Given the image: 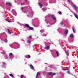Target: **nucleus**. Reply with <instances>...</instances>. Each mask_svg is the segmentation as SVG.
Here are the masks:
<instances>
[{"label":"nucleus","mask_w":78,"mask_h":78,"mask_svg":"<svg viewBox=\"0 0 78 78\" xmlns=\"http://www.w3.org/2000/svg\"><path fill=\"white\" fill-rule=\"evenodd\" d=\"M71 5H72L73 6L74 8L75 9L76 11H77V10H78V9H77V8H77V7L75 5V4H73V3H72Z\"/></svg>","instance_id":"obj_1"},{"label":"nucleus","mask_w":78,"mask_h":78,"mask_svg":"<svg viewBox=\"0 0 78 78\" xmlns=\"http://www.w3.org/2000/svg\"><path fill=\"white\" fill-rule=\"evenodd\" d=\"M56 74V73H48V75H51V76L55 75Z\"/></svg>","instance_id":"obj_2"},{"label":"nucleus","mask_w":78,"mask_h":78,"mask_svg":"<svg viewBox=\"0 0 78 78\" xmlns=\"http://www.w3.org/2000/svg\"><path fill=\"white\" fill-rule=\"evenodd\" d=\"M33 14H34V12H33V11H31V13H30V14L31 15H27V17H32L33 15Z\"/></svg>","instance_id":"obj_3"},{"label":"nucleus","mask_w":78,"mask_h":78,"mask_svg":"<svg viewBox=\"0 0 78 78\" xmlns=\"http://www.w3.org/2000/svg\"><path fill=\"white\" fill-rule=\"evenodd\" d=\"M16 47H14V48H15V49H17V48H19L20 47V45H19V44L17 43H16Z\"/></svg>","instance_id":"obj_4"},{"label":"nucleus","mask_w":78,"mask_h":78,"mask_svg":"<svg viewBox=\"0 0 78 78\" xmlns=\"http://www.w3.org/2000/svg\"><path fill=\"white\" fill-rule=\"evenodd\" d=\"M6 66V63L5 62H3L2 65V67H5Z\"/></svg>","instance_id":"obj_5"},{"label":"nucleus","mask_w":78,"mask_h":78,"mask_svg":"<svg viewBox=\"0 0 78 78\" xmlns=\"http://www.w3.org/2000/svg\"><path fill=\"white\" fill-rule=\"evenodd\" d=\"M51 17H52V19L54 20H56V17L54 15H52L51 16Z\"/></svg>","instance_id":"obj_6"},{"label":"nucleus","mask_w":78,"mask_h":78,"mask_svg":"<svg viewBox=\"0 0 78 78\" xmlns=\"http://www.w3.org/2000/svg\"><path fill=\"white\" fill-rule=\"evenodd\" d=\"M13 15H14V16H17V13H16V12L15 10H13Z\"/></svg>","instance_id":"obj_7"},{"label":"nucleus","mask_w":78,"mask_h":78,"mask_svg":"<svg viewBox=\"0 0 78 78\" xmlns=\"http://www.w3.org/2000/svg\"><path fill=\"white\" fill-rule=\"evenodd\" d=\"M67 33H68V30H65L64 32L65 34H67Z\"/></svg>","instance_id":"obj_8"},{"label":"nucleus","mask_w":78,"mask_h":78,"mask_svg":"<svg viewBox=\"0 0 78 78\" xmlns=\"http://www.w3.org/2000/svg\"><path fill=\"white\" fill-rule=\"evenodd\" d=\"M56 55L57 56H58V57H59V52H58V51H56Z\"/></svg>","instance_id":"obj_9"},{"label":"nucleus","mask_w":78,"mask_h":78,"mask_svg":"<svg viewBox=\"0 0 78 78\" xmlns=\"http://www.w3.org/2000/svg\"><path fill=\"white\" fill-rule=\"evenodd\" d=\"M45 49H46V50H49L50 49V46H48L46 47L45 48Z\"/></svg>","instance_id":"obj_10"},{"label":"nucleus","mask_w":78,"mask_h":78,"mask_svg":"<svg viewBox=\"0 0 78 78\" xmlns=\"http://www.w3.org/2000/svg\"><path fill=\"white\" fill-rule=\"evenodd\" d=\"M65 52L66 55H68L69 54V50H66L65 51Z\"/></svg>","instance_id":"obj_11"},{"label":"nucleus","mask_w":78,"mask_h":78,"mask_svg":"<svg viewBox=\"0 0 78 78\" xmlns=\"http://www.w3.org/2000/svg\"><path fill=\"white\" fill-rule=\"evenodd\" d=\"M25 57L27 58H30V55H26Z\"/></svg>","instance_id":"obj_12"},{"label":"nucleus","mask_w":78,"mask_h":78,"mask_svg":"<svg viewBox=\"0 0 78 78\" xmlns=\"http://www.w3.org/2000/svg\"><path fill=\"white\" fill-rule=\"evenodd\" d=\"M30 66L31 69H32V70L34 69V67H33V66L32 65H30Z\"/></svg>","instance_id":"obj_13"},{"label":"nucleus","mask_w":78,"mask_h":78,"mask_svg":"<svg viewBox=\"0 0 78 78\" xmlns=\"http://www.w3.org/2000/svg\"><path fill=\"white\" fill-rule=\"evenodd\" d=\"M73 32L74 33H75V31H76L75 28L74 27H73Z\"/></svg>","instance_id":"obj_14"},{"label":"nucleus","mask_w":78,"mask_h":78,"mask_svg":"<svg viewBox=\"0 0 78 78\" xmlns=\"http://www.w3.org/2000/svg\"><path fill=\"white\" fill-rule=\"evenodd\" d=\"M50 3H56V0H55L53 2H49Z\"/></svg>","instance_id":"obj_15"},{"label":"nucleus","mask_w":78,"mask_h":78,"mask_svg":"<svg viewBox=\"0 0 78 78\" xmlns=\"http://www.w3.org/2000/svg\"><path fill=\"white\" fill-rule=\"evenodd\" d=\"M6 5H8L9 6H11V3H6Z\"/></svg>","instance_id":"obj_16"},{"label":"nucleus","mask_w":78,"mask_h":78,"mask_svg":"<svg viewBox=\"0 0 78 78\" xmlns=\"http://www.w3.org/2000/svg\"><path fill=\"white\" fill-rule=\"evenodd\" d=\"M74 15L75 17H76V19H78V16L77 15H76V14H74Z\"/></svg>","instance_id":"obj_17"},{"label":"nucleus","mask_w":78,"mask_h":78,"mask_svg":"<svg viewBox=\"0 0 78 78\" xmlns=\"http://www.w3.org/2000/svg\"><path fill=\"white\" fill-rule=\"evenodd\" d=\"M8 31L9 34H11V32L10 31V30L9 29H8Z\"/></svg>","instance_id":"obj_18"},{"label":"nucleus","mask_w":78,"mask_h":78,"mask_svg":"<svg viewBox=\"0 0 78 78\" xmlns=\"http://www.w3.org/2000/svg\"><path fill=\"white\" fill-rule=\"evenodd\" d=\"M70 37H71V38H73V34H71L70 35Z\"/></svg>","instance_id":"obj_19"},{"label":"nucleus","mask_w":78,"mask_h":78,"mask_svg":"<svg viewBox=\"0 0 78 78\" xmlns=\"http://www.w3.org/2000/svg\"><path fill=\"white\" fill-rule=\"evenodd\" d=\"M25 27H27V28H29V26L28 25V24H26L25 25Z\"/></svg>","instance_id":"obj_20"},{"label":"nucleus","mask_w":78,"mask_h":78,"mask_svg":"<svg viewBox=\"0 0 78 78\" xmlns=\"http://www.w3.org/2000/svg\"><path fill=\"white\" fill-rule=\"evenodd\" d=\"M29 29H30V30H33V27H29Z\"/></svg>","instance_id":"obj_21"},{"label":"nucleus","mask_w":78,"mask_h":78,"mask_svg":"<svg viewBox=\"0 0 78 78\" xmlns=\"http://www.w3.org/2000/svg\"><path fill=\"white\" fill-rule=\"evenodd\" d=\"M39 6L41 7L42 6H43V5H42V3H39Z\"/></svg>","instance_id":"obj_22"},{"label":"nucleus","mask_w":78,"mask_h":78,"mask_svg":"<svg viewBox=\"0 0 78 78\" xmlns=\"http://www.w3.org/2000/svg\"><path fill=\"white\" fill-rule=\"evenodd\" d=\"M5 42V43H7L8 42V40L7 39H5L4 40Z\"/></svg>","instance_id":"obj_23"},{"label":"nucleus","mask_w":78,"mask_h":78,"mask_svg":"<svg viewBox=\"0 0 78 78\" xmlns=\"http://www.w3.org/2000/svg\"><path fill=\"white\" fill-rule=\"evenodd\" d=\"M42 10L44 11V12L45 11V10H46V9L45 8H44L42 9Z\"/></svg>","instance_id":"obj_24"},{"label":"nucleus","mask_w":78,"mask_h":78,"mask_svg":"<svg viewBox=\"0 0 78 78\" xmlns=\"http://www.w3.org/2000/svg\"><path fill=\"white\" fill-rule=\"evenodd\" d=\"M60 25L62 26V25H64V23H63V22H61V23H60Z\"/></svg>","instance_id":"obj_25"},{"label":"nucleus","mask_w":78,"mask_h":78,"mask_svg":"<svg viewBox=\"0 0 78 78\" xmlns=\"http://www.w3.org/2000/svg\"><path fill=\"white\" fill-rule=\"evenodd\" d=\"M40 32L41 33H44V30H40Z\"/></svg>","instance_id":"obj_26"},{"label":"nucleus","mask_w":78,"mask_h":78,"mask_svg":"<svg viewBox=\"0 0 78 78\" xmlns=\"http://www.w3.org/2000/svg\"><path fill=\"white\" fill-rule=\"evenodd\" d=\"M12 54L11 53H10L9 54V56H12Z\"/></svg>","instance_id":"obj_27"},{"label":"nucleus","mask_w":78,"mask_h":78,"mask_svg":"<svg viewBox=\"0 0 78 78\" xmlns=\"http://www.w3.org/2000/svg\"><path fill=\"white\" fill-rule=\"evenodd\" d=\"M62 70H69V69H62Z\"/></svg>","instance_id":"obj_28"},{"label":"nucleus","mask_w":78,"mask_h":78,"mask_svg":"<svg viewBox=\"0 0 78 78\" xmlns=\"http://www.w3.org/2000/svg\"><path fill=\"white\" fill-rule=\"evenodd\" d=\"M27 43H28V44H30V41H29L27 40Z\"/></svg>","instance_id":"obj_29"},{"label":"nucleus","mask_w":78,"mask_h":78,"mask_svg":"<svg viewBox=\"0 0 78 78\" xmlns=\"http://www.w3.org/2000/svg\"><path fill=\"white\" fill-rule=\"evenodd\" d=\"M9 75H10V76H12V77H13V75H12V74H10Z\"/></svg>","instance_id":"obj_30"},{"label":"nucleus","mask_w":78,"mask_h":78,"mask_svg":"<svg viewBox=\"0 0 78 78\" xmlns=\"http://www.w3.org/2000/svg\"><path fill=\"white\" fill-rule=\"evenodd\" d=\"M23 9H24V8L22 7L21 8V10H22V11H23Z\"/></svg>","instance_id":"obj_31"},{"label":"nucleus","mask_w":78,"mask_h":78,"mask_svg":"<svg viewBox=\"0 0 78 78\" xmlns=\"http://www.w3.org/2000/svg\"><path fill=\"white\" fill-rule=\"evenodd\" d=\"M37 75H40V73L38 72L37 74Z\"/></svg>","instance_id":"obj_32"},{"label":"nucleus","mask_w":78,"mask_h":78,"mask_svg":"<svg viewBox=\"0 0 78 78\" xmlns=\"http://www.w3.org/2000/svg\"><path fill=\"white\" fill-rule=\"evenodd\" d=\"M47 36V34H44L43 35V36Z\"/></svg>","instance_id":"obj_33"},{"label":"nucleus","mask_w":78,"mask_h":78,"mask_svg":"<svg viewBox=\"0 0 78 78\" xmlns=\"http://www.w3.org/2000/svg\"><path fill=\"white\" fill-rule=\"evenodd\" d=\"M58 13L59 14H62V13H61V12H58Z\"/></svg>","instance_id":"obj_34"},{"label":"nucleus","mask_w":78,"mask_h":78,"mask_svg":"<svg viewBox=\"0 0 78 78\" xmlns=\"http://www.w3.org/2000/svg\"><path fill=\"white\" fill-rule=\"evenodd\" d=\"M21 78H23V75H21L20 76Z\"/></svg>","instance_id":"obj_35"},{"label":"nucleus","mask_w":78,"mask_h":78,"mask_svg":"<svg viewBox=\"0 0 78 78\" xmlns=\"http://www.w3.org/2000/svg\"><path fill=\"white\" fill-rule=\"evenodd\" d=\"M5 52H6V51H2V53H5Z\"/></svg>","instance_id":"obj_36"},{"label":"nucleus","mask_w":78,"mask_h":78,"mask_svg":"<svg viewBox=\"0 0 78 78\" xmlns=\"http://www.w3.org/2000/svg\"><path fill=\"white\" fill-rule=\"evenodd\" d=\"M67 0L69 2V3H70V1L69 0Z\"/></svg>","instance_id":"obj_37"},{"label":"nucleus","mask_w":78,"mask_h":78,"mask_svg":"<svg viewBox=\"0 0 78 78\" xmlns=\"http://www.w3.org/2000/svg\"><path fill=\"white\" fill-rule=\"evenodd\" d=\"M5 59H8V56H6V58H5Z\"/></svg>","instance_id":"obj_38"},{"label":"nucleus","mask_w":78,"mask_h":78,"mask_svg":"<svg viewBox=\"0 0 78 78\" xmlns=\"http://www.w3.org/2000/svg\"><path fill=\"white\" fill-rule=\"evenodd\" d=\"M24 4L23 3H21V5H23Z\"/></svg>","instance_id":"obj_39"},{"label":"nucleus","mask_w":78,"mask_h":78,"mask_svg":"<svg viewBox=\"0 0 78 78\" xmlns=\"http://www.w3.org/2000/svg\"><path fill=\"white\" fill-rule=\"evenodd\" d=\"M7 22H11L9 21V20H8Z\"/></svg>","instance_id":"obj_40"},{"label":"nucleus","mask_w":78,"mask_h":78,"mask_svg":"<svg viewBox=\"0 0 78 78\" xmlns=\"http://www.w3.org/2000/svg\"><path fill=\"white\" fill-rule=\"evenodd\" d=\"M32 37L31 36H29V38H31Z\"/></svg>","instance_id":"obj_41"},{"label":"nucleus","mask_w":78,"mask_h":78,"mask_svg":"<svg viewBox=\"0 0 78 78\" xmlns=\"http://www.w3.org/2000/svg\"><path fill=\"white\" fill-rule=\"evenodd\" d=\"M67 73H69V74H70V72H69V71H68Z\"/></svg>","instance_id":"obj_42"},{"label":"nucleus","mask_w":78,"mask_h":78,"mask_svg":"<svg viewBox=\"0 0 78 78\" xmlns=\"http://www.w3.org/2000/svg\"><path fill=\"white\" fill-rule=\"evenodd\" d=\"M36 78H39V76H37L36 77Z\"/></svg>","instance_id":"obj_43"},{"label":"nucleus","mask_w":78,"mask_h":78,"mask_svg":"<svg viewBox=\"0 0 78 78\" xmlns=\"http://www.w3.org/2000/svg\"><path fill=\"white\" fill-rule=\"evenodd\" d=\"M5 20H6V21H7V22H8V20H7V19H5Z\"/></svg>","instance_id":"obj_44"},{"label":"nucleus","mask_w":78,"mask_h":78,"mask_svg":"<svg viewBox=\"0 0 78 78\" xmlns=\"http://www.w3.org/2000/svg\"><path fill=\"white\" fill-rule=\"evenodd\" d=\"M50 15H48L47 16V17H50Z\"/></svg>","instance_id":"obj_45"},{"label":"nucleus","mask_w":78,"mask_h":78,"mask_svg":"<svg viewBox=\"0 0 78 78\" xmlns=\"http://www.w3.org/2000/svg\"><path fill=\"white\" fill-rule=\"evenodd\" d=\"M9 46H10V47H11V45L10 44V45H9Z\"/></svg>","instance_id":"obj_46"},{"label":"nucleus","mask_w":78,"mask_h":78,"mask_svg":"<svg viewBox=\"0 0 78 78\" xmlns=\"http://www.w3.org/2000/svg\"><path fill=\"white\" fill-rule=\"evenodd\" d=\"M59 29H60L59 28V29H58V31H59Z\"/></svg>","instance_id":"obj_47"},{"label":"nucleus","mask_w":78,"mask_h":78,"mask_svg":"<svg viewBox=\"0 0 78 78\" xmlns=\"http://www.w3.org/2000/svg\"><path fill=\"white\" fill-rule=\"evenodd\" d=\"M24 12V13H27V12Z\"/></svg>","instance_id":"obj_48"},{"label":"nucleus","mask_w":78,"mask_h":78,"mask_svg":"<svg viewBox=\"0 0 78 78\" xmlns=\"http://www.w3.org/2000/svg\"><path fill=\"white\" fill-rule=\"evenodd\" d=\"M25 1H26V2H27V0H25Z\"/></svg>","instance_id":"obj_49"},{"label":"nucleus","mask_w":78,"mask_h":78,"mask_svg":"<svg viewBox=\"0 0 78 78\" xmlns=\"http://www.w3.org/2000/svg\"><path fill=\"white\" fill-rule=\"evenodd\" d=\"M47 63H45V64H46Z\"/></svg>","instance_id":"obj_50"},{"label":"nucleus","mask_w":78,"mask_h":78,"mask_svg":"<svg viewBox=\"0 0 78 78\" xmlns=\"http://www.w3.org/2000/svg\"><path fill=\"white\" fill-rule=\"evenodd\" d=\"M46 18H47V17H46Z\"/></svg>","instance_id":"obj_51"},{"label":"nucleus","mask_w":78,"mask_h":78,"mask_svg":"<svg viewBox=\"0 0 78 78\" xmlns=\"http://www.w3.org/2000/svg\"><path fill=\"white\" fill-rule=\"evenodd\" d=\"M34 27H35V26H34Z\"/></svg>","instance_id":"obj_52"},{"label":"nucleus","mask_w":78,"mask_h":78,"mask_svg":"<svg viewBox=\"0 0 78 78\" xmlns=\"http://www.w3.org/2000/svg\"><path fill=\"white\" fill-rule=\"evenodd\" d=\"M34 27H35V26H34Z\"/></svg>","instance_id":"obj_53"},{"label":"nucleus","mask_w":78,"mask_h":78,"mask_svg":"<svg viewBox=\"0 0 78 78\" xmlns=\"http://www.w3.org/2000/svg\"><path fill=\"white\" fill-rule=\"evenodd\" d=\"M34 27H35V26H34Z\"/></svg>","instance_id":"obj_54"}]
</instances>
